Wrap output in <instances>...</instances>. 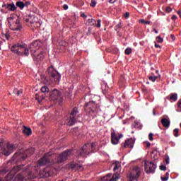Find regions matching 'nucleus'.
Returning <instances> with one entry per match:
<instances>
[{"instance_id": "nucleus-1", "label": "nucleus", "mask_w": 181, "mask_h": 181, "mask_svg": "<svg viewBox=\"0 0 181 181\" xmlns=\"http://www.w3.org/2000/svg\"><path fill=\"white\" fill-rule=\"evenodd\" d=\"M18 172H21L16 176V179L19 181H27L29 179H35L39 175L37 168L33 167L32 165H29L28 167H24L23 165H16L11 170V175H16Z\"/></svg>"}, {"instance_id": "nucleus-2", "label": "nucleus", "mask_w": 181, "mask_h": 181, "mask_svg": "<svg viewBox=\"0 0 181 181\" xmlns=\"http://www.w3.org/2000/svg\"><path fill=\"white\" fill-rule=\"evenodd\" d=\"M13 151H15V146L13 144H8L5 146V141L3 139H0V157L2 156V155L9 156Z\"/></svg>"}, {"instance_id": "nucleus-3", "label": "nucleus", "mask_w": 181, "mask_h": 181, "mask_svg": "<svg viewBox=\"0 0 181 181\" xmlns=\"http://www.w3.org/2000/svg\"><path fill=\"white\" fill-rule=\"evenodd\" d=\"M11 52L18 56H29V49L25 45H14L11 47Z\"/></svg>"}, {"instance_id": "nucleus-4", "label": "nucleus", "mask_w": 181, "mask_h": 181, "mask_svg": "<svg viewBox=\"0 0 181 181\" xmlns=\"http://www.w3.org/2000/svg\"><path fill=\"white\" fill-rule=\"evenodd\" d=\"M95 146V144L94 143H88L85 144L81 150H78L76 151V155L78 156H86V155H90V152H94L93 151V149H94V147Z\"/></svg>"}, {"instance_id": "nucleus-5", "label": "nucleus", "mask_w": 181, "mask_h": 181, "mask_svg": "<svg viewBox=\"0 0 181 181\" xmlns=\"http://www.w3.org/2000/svg\"><path fill=\"white\" fill-rule=\"evenodd\" d=\"M86 107L90 108V110L88 112V115H90V117H92V118H94L96 115H98V114L101 112V109H100V106L97 105V104H95V102L94 101H90L86 103Z\"/></svg>"}, {"instance_id": "nucleus-6", "label": "nucleus", "mask_w": 181, "mask_h": 181, "mask_svg": "<svg viewBox=\"0 0 181 181\" xmlns=\"http://www.w3.org/2000/svg\"><path fill=\"white\" fill-rule=\"evenodd\" d=\"M15 16H11L8 18V25L11 30L19 31L22 29V25H21V22L19 19H15Z\"/></svg>"}, {"instance_id": "nucleus-7", "label": "nucleus", "mask_w": 181, "mask_h": 181, "mask_svg": "<svg viewBox=\"0 0 181 181\" xmlns=\"http://www.w3.org/2000/svg\"><path fill=\"white\" fill-rule=\"evenodd\" d=\"M33 152H35V148H30L25 151H20L16 153L13 158L16 160H23L24 159H26L29 155H32Z\"/></svg>"}, {"instance_id": "nucleus-8", "label": "nucleus", "mask_w": 181, "mask_h": 181, "mask_svg": "<svg viewBox=\"0 0 181 181\" xmlns=\"http://www.w3.org/2000/svg\"><path fill=\"white\" fill-rule=\"evenodd\" d=\"M142 168L138 166L134 167L129 175V181H138L141 173H142Z\"/></svg>"}, {"instance_id": "nucleus-9", "label": "nucleus", "mask_w": 181, "mask_h": 181, "mask_svg": "<svg viewBox=\"0 0 181 181\" xmlns=\"http://www.w3.org/2000/svg\"><path fill=\"white\" fill-rule=\"evenodd\" d=\"M77 114H78V109L77 107H74L69 115V119L67 121L68 125L71 127V125H74L77 122V121L76 120V118L77 117Z\"/></svg>"}, {"instance_id": "nucleus-10", "label": "nucleus", "mask_w": 181, "mask_h": 181, "mask_svg": "<svg viewBox=\"0 0 181 181\" xmlns=\"http://www.w3.org/2000/svg\"><path fill=\"white\" fill-rule=\"evenodd\" d=\"M144 165L146 173H153L156 170V164L152 161L145 160Z\"/></svg>"}, {"instance_id": "nucleus-11", "label": "nucleus", "mask_w": 181, "mask_h": 181, "mask_svg": "<svg viewBox=\"0 0 181 181\" xmlns=\"http://www.w3.org/2000/svg\"><path fill=\"white\" fill-rule=\"evenodd\" d=\"M50 159H52V153H48L45 154L38 160V166H43L45 165H47V163H50Z\"/></svg>"}, {"instance_id": "nucleus-12", "label": "nucleus", "mask_w": 181, "mask_h": 181, "mask_svg": "<svg viewBox=\"0 0 181 181\" xmlns=\"http://www.w3.org/2000/svg\"><path fill=\"white\" fill-rule=\"evenodd\" d=\"M71 155V150H67L64 151L57 159V163H62V162H64L65 160H67V158Z\"/></svg>"}, {"instance_id": "nucleus-13", "label": "nucleus", "mask_w": 181, "mask_h": 181, "mask_svg": "<svg viewBox=\"0 0 181 181\" xmlns=\"http://www.w3.org/2000/svg\"><path fill=\"white\" fill-rule=\"evenodd\" d=\"M51 97H52L55 101H58L59 103L63 101V96H62V93L57 90H54Z\"/></svg>"}, {"instance_id": "nucleus-14", "label": "nucleus", "mask_w": 181, "mask_h": 181, "mask_svg": "<svg viewBox=\"0 0 181 181\" xmlns=\"http://www.w3.org/2000/svg\"><path fill=\"white\" fill-rule=\"evenodd\" d=\"M135 144V139L131 138L125 141L124 144L122 145L123 148H134Z\"/></svg>"}, {"instance_id": "nucleus-15", "label": "nucleus", "mask_w": 181, "mask_h": 181, "mask_svg": "<svg viewBox=\"0 0 181 181\" xmlns=\"http://www.w3.org/2000/svg\"><path fill=\"white\" fill-rule=\"evenodd\" d=\"M2 8L8 9V11H10L11 12H13L17 9L16 6H15V4L13 3L3 4Z\"/></svg>"}, {"instance_id": "nucleus-16", "label": "nucleus", "mask_w": 181, "mask_h": 181, "mask_svg": "<svg viewBox=\"0 0 181 181\" xmlns=\"http://www.w3.org/2000/svg\"><path fill=\"white\" fill-rule=\"evenodd\" d=\"M111 137L112 145H118V143L119 142V138H118V134H115V131L112 132Z\"/></svg>"}, {"instance_id": "nucleus-17", "label": "nucleus", "mask_w": 181, "mask_h": 181, "mask_svg": "<svg viewBox=\"0 0 181 181\" xmlns=\"http://www.w3.org/2000/svg\"><path fill=\"white\" fill-rule=\"evenodd\" d=\"M50 170L49 169V168H46L44 170H42V171H40V177H49V176H50Z\"/></svg>"}, {"instance_id": "nucleus-18", "label": "nucleus", "mask_w": 181, "mask_h": 181, "mask_svg": "<svg viewBox=\"0 0 181 181\" xmlns=\"http://www.w3.org/2000/svg\"><path fill=\"white\" fill-rule=\"evenodd\" d=\"M161 124L165 128H169L170 127V120L167 118H163L161 119Z\"/></svg>"}, {"instance_id": "nucleus-19", "label": "nucleus", "mask_w": 181, "mask_h": 181, "mask_svg": "<svg viewBox=\"0 0 181 181\" xmlns=\"http://www.w3.org/2000/svg\"><path fill=\"white\" fill-rule=\"evenodd\" d=\"M50 76L54 78V81H56L57 83H59V81H60V79L62 78V76L60 75V74L59 73H51Z\"/></svg>"}, {"instance_id": "nucleus-20", "label": "nucleus", "mask_w": 181, "mask_h": 181, "mask_svg": "<svg viewBox=\"0 0 181 181\" xmlns=\"http://www.w3.org/2000/svg\"><path fill=\"white\" fill-rule=\"evenodd\" d=\"M32 47H34V49L32 50L36 52V50H38V49L40 47V42L35 41L33 42V44L30 45V49H32Z\"/></svg>"}, {"instance_id": "nucleus-21", "label": "nucleus", "mask_w": 181, "mask_h": 181, "mask_svg": "<svg viewBox=\"0 0 181 181\" xmlns=\"http://www.w3.org/2000/svg\"><path fill=\"white\" fill-rule=\"evenodd\" d=\"M23 132L25 135L29 136V135H32V129L26 127V126H23Z\"/></svg>"}, {"instance_id": "nucleus-22", "label": "nucleus", "mask_w": 181, "mask_h": 181, "mask_svg": "<svg viewBox=\"0 0 181 181\" xmlns=\"http://www.w3.org/2000/svg\"><path fill=\"white\" fill-rule=\"evenodd\" d=\"M35 60H37L38 62H42L43 59H45V55L43 54V52L40 53L37 57L35 56L34 58Z\"/></svg>"}, {"instance_id": "nucleus-23", "label": "nucleus", "mask_w": 181, "mask_h": 181, "mask_svg": "<svg viewBox=\"0 0 181 181\" xmlns=\"http://www.w3.org/2000/svg\"><path fill=\"white\" fill-rule=\"evenodd\" d=\"M111 176H112V174H107L106 176L101 178L102 181H112Z\"/></svg>"}, {"instance_id": "nucleus-24", "label": "nucleus", "mask_w": 181, "mask_h": 181, "mask_svg": "<svg viewBox=\"0 0 181 181\" xmlns=\"http://www.w3.org/2000/svg\"><path fill=\"white\" fill-rule=\"evenodd\" d=\"M16 6H18V8H19L20 9H23V8H25V3L23 1H18L16 4Z\"/></svg>"}, {"instance_id": "nucleus-25", "label": "nucleus", "mask_w": 181, "mask_h": 181, "mask_svg": "<svg viewBox=\"0 0 181 181\" xmlns=\"http://www.w3.org/2000/svg\"><path fill=\"white\" fill-rule=\"evenodd\" d=\"M119 179V175L118 174H113V175L111 177L112 181H117Z\"/></svg>"}, {"instance_id": "nucleus-26", "label": "nucleus", "mask_w": 181, "mask_h": 181, "mask_svg": "<svg viewBox=\"0 0 181 181\" xmlns=\"http://www.w3.org/2000/svg\"><path fill=\"white\" fill-rule=\"evenodd\" d=\"M170 100H171L172 101H176V100H177V94L176 93L172 94L170 96Z\"/></svg>"}, {"instance_id": "nucleus-27", "label": "nucleus", "mask_w": 181, "mask_h": 181, "mask_svg": "<svg viewBox=\"0 0 181 181\" xmlns=\"http://www.w3.org/2000/svg\"><path fill=\"white\" fill-rule=\"evenodd\" d=\"M114 168H113V170H118V168H119V162L116 161L115 162V163L113 164Z\"/></svg>"}, {"instance_id": "nucleus-28", "label": "nucleus", "mask_w": 181, "mask_h": 181, "mask_svg": "<svg viewBox=\"0 0 181 181\" xmlns=\"http://www.w3.org/2000/svg\"><path fill=\"white\" fill-rule=\"evenodd\" d=\"M88 23L90 25V26H94L95 23H97V21L95 20L90 18L88 20Z\"/></svg>"}, {"instance_id": "nucleus-29", "label": "nucleus", "mask_w": 181, "mask_h": 181, "mask_svg": "<svg viewBox=\"0 0 181 181\" xmlns=\"http://www.w3.org/2000/svg\"><path fill=\"white\" fill-rule=\"evenodd\" d=\"M42 93H49V88L47 86H42L41 88Z\"/></svg>"}, {"instance_id": "nucleus-30", "label": "nucleus", "mask_w": 181, "mask_h": 181, "mask_svg": "<svg viewBox=\"0 0 181 181\" xmlns=\"http://www.w3.org/2000/svg\"><path fill=\"white\" fill-rule=\"evenodd\" d=\"M140 23H144V25H149L151 23V21H145L144 19L139 20Z\"/></svg>"}, {"instance_id": "nucleus-31", "label": "nucleus", "mask_w": 181, "mask_h": 181, "mask_svg": "<svg viewBox=\"0 0 181 181\" xmlns=\"http://www.w3.org/2000/svg\"><path fill=\"white\" fill-rule=\"evenodd\" d=\"M169 180V173H166V176L161 177L162 181H168Z\"/></svg>"}, {"instance_id": "nucleus-32", "label": "nucleus", "mask_w": 181, "mask_h": 181, "mask_svg": "<svg viewBox=\"0 0 181 181\" xmlns=\"http://www.w3.org/2000/svg\"><path fill=\"white\" fill-rule=\"evenodd\" d=\"M126 54H131L132 53V49L131 48H127L124 51Z\"/></svg>"}, {"instance_id": "nucleus-33", "label": "nucleus", "mask_w": 181, "mask_h": 181, "mask_svg": "<svg viewBox=\"0 0 181 181\" xmlns=\"http://www.w3.org/2000/svg\"><path fill=\"white\" fill-rule=\"evenodd\" d=\"M142 125L139 122H134V128H141Z\"/></svg>"}, {"instance_id": "nucleus-34", "label": "nucleus", "mask_w": 181, "mask_h": 181, "mask_svg": "<svg viewBox=\"0 0 181 181\" xmlns=\"http://www.w3.org/2000/svg\"><path fill=\"white\" fill-rule=\"evenodd\" d=\"M174 136L177 138L179 136V129H174Z\"/></svg>"}, {"instance_id": "nucleus-35", "label": "nucleus", "mask_w": 181, "mask_h": 181, "mask_svg": "<svg viewBox=\"0 0 181 181\" xmlns=\"http://www.w3.org/2000/svg\"><path fill=\"white\" fill-rule=\"evenodd\" d=\"M156 40L158 43H162L163 42V38H161L160 36L156 37Z\"/></svg>"}, {"instance_id": "nucleus-36", "label": "nucleus", "mask_w": 181, "mask_h": 181, "mask_svg": "<svg viewBox=\"0 0 181 181\" xmlns=\"http://www.w3.org/2000/svg\"><path fill=\"white\" fill-rule=\"evenodd\" d=\"M95 5H97V1H95V0H91L90 6H92V8H94V6H95Z\"/></svg>"}, {"instance_id": "nucleus-37", "label": "nucleus", "mask_w": 181, "mask_h": 181, "mask_svg": "<svg viewBox=\"0 0 181 181\" xmlns=\"http://www.w3.org/2000/svg\"><path fill=\"white\" fill-rule=\"evenodd\" d=\"M13 93L16 94V95H21V90L18 89H14Z\"/></svg>"}, {"instance_id": "nucleus-38", "label": "nucleus", "mask_w": 181, "mask_h": 181, "mask_svg": "<svg viewBox=\"0 0 181 181\" xmlns=\"http://www.w3.org/2000/svg\"><path fill=\"white\" fill-rule=\"evenodd\" d=\"M148 139H149V141H153V134L150 133L148 134Z\"/></svg>"}, {"instance_id": "nucleus-39", "label": "nucleus", "mask_w": 181, "mask_h": 181, "mask_svg": "<svg viewBox=\"0 0 181 181\" xmlns=\"http://www.w3.org/2000/svg\"><path fill=\"white\" fill-rule=\"evenodd\" d=\"M177 111L178 112H181V101H180L178 103V108H177Z\"/></svg>"}, {"instance_id": "nucleus-40", "label": "nucleus", "mask_w": 181, "mask_h": 181, "mask_svg": "<svg viewBox=\"0 0 181 181\" xmlns=\"http://www.w3.org/2000/svg\"><path fill=\"white\" fill-rule=\"evenodd\" d=\"M148 80H151L153 83H155L156 81L155 80L154 76H149Z\"/></svg>"}, {"instance_id": "nucleus-41", "label": "nucleus", "mask_w": 181, "mask_h": 181, "mask_svg": "<svg viewBox=\"0 0 181 181\" xmlns=\"http://www.w3.org/2000/svg\"><path fill=\"white\" fill-rule=\"evenodd\" d=\"M97 28H101V21L100 19L98 20Z\"/></svg>"}, {"instance_id": "nucleus-42", "label": "nucleus", "mask_w": 181, "mask_h": 181, "mask_svg": "<svg viewBox=\"0 0 181 181\" xmlns=\"http://www.w3.org/2000/svg\"><path fill=\"white\" fill-rule=\"evenodd\" d=\"M160 169L161 170H166V166L165 165H160Z\"/></svg>"}, {"instance_id": "nucleus-43", "label": "nucleus", "mask_w": 181, "mask_h": 181, "mask_svg": "<svg viewBox=\"0 0 181 181\" xmlns=\"http://www.w3.org/2000/svg\"><path fill=\"white\" fill-rule=\"evenodd\" d=\"M165 11H166V12H168V13L172 12V8H170V7H167V8H165Z\"/></svg>"}, {"instance_id": "nucleus-44", "label": "nucleus", "mask_w": 181, "mask_h": 181, "mask_svg": "<svg viewBox=\"0 0 181 181\" xmlns=\"http://www.w3.org/2000/svg\"><path fill=\"white\" fill-rule=\"evenodd\" d=\"M81 18H84V19H86V18H87V15H86V13H82L81 14Z\"/></svg>"}, {"instance_id": "nucleus-45", "label": "nucleus", "mask_w": 181, "mask_h": 181, "mask_svg": "<svg viewBox=\"0 0 181 181\" xmlns=\"http://www.w3.org/2000/svg\"><path fill=\"white\" fill-rule=\"evenodd\" d=\"M63 8H64V11H67V9H69V6L67 4H64L63 6Z\"/></svg>"}, {"instance_id": "nucleus-46", "label": "nucleus", "mask_w": 181, "mask_h": 181, "mask_svg": "<svg viewBox=\"0 0 181 181\" xmlns=\"http://www.w3.org/2000/svg\"><path fill=\"white\" fill-rule=\"evenodd\" d=\"M77 168H78V170H80V171H81V170H83V169H84L83 168V165H78Z\"/></svg>"}, {"instance_id": "nucleus-47", "label": "nucleus", "mask_w": 181, "mask_h": 181, "mask_svg": "<svg viewBox=\"0 0 181 181\" xmlns=\"http://www.w3.org/2000/svg\"><path fill=\"white\" fill-rule=\"evenodd\" d=\"M25 6H29L30 5V1H26L25 4H24Z\"/></svg>"}, {"instance_id": "nucleus-48", "label": "nucleus", "mask_w": 181, "mask_h": 181, "mask_svg": "<svg viewBox=\"0 0 181 181\" xmlns=\"http://www.w3.org/2000/svg\"><path fill=\"white\" fill-rule=\"evenodd\" d=\"M173 21H175V19H177V16H176L175 15L173 16L172 18Z\"/></svg>"}, {"instance_id": "nucleus-49", "label": "nucleus", "mask_w": 181, "mask_h": 181, "mask_svg": "<svg viewBox=\"0 0 181 181\" xmlns=\"http://www.w3.org/2000/svg\"><path fill=\"white\" fill-rule=\"evenodd\" d=\"M146 145L147 148H149V146H151V143H149V141H146Z\"/></svg>"}, {"instance_id": "nucleus-50", "label": "nucleus", "mask_w": 181, "mask_h": 181, "mask_svg": "<svg viewBox=\"0 0 181 181\" xmlns=\"http://www.w3.org/2000/svg\"><path fill=\"white\" fill-rule=\"evenodd\" d=\"M124 18H129V13H126L124 14Z\"/></svg>"}, {"instance_id": "nucleus-51", "label": "nucleus", "mask_w": 181, "mask_h": 181, "mask_svg": "<svg viewBox=\"0 0 181 181\" xmlns=\"http://www.w3.org/2000/svg\"><path fill=\"white\" fill-rule=\"evenodd\" d=\"M170 37H171L172 40H175V39H176V37L173 35H171Z\"/></svg>"}, {"instance_id": "nucleus-52", "label": "nucleus", "mask_w": 181, "mask_h": 181, "mask_svg": "<svg viewBox=\"0 0 181 181\" xmlns=\"http://www.w3.org/2000/svg\"><path fill=\"white\" fill-rule=\"evenodd\" d=\"M110 4H115V2H117V0H110Z\"/></svg>"}, {"instance_id": "nucleus-53", "label": "nucleus", "mask_w": 181, "mask_h": 181, "mask_svg": "<svg viewBox=\"0 0 181 181\" xmlns=\"http://www.w3.org/2000/svg\"><path fill=\"white\" fill-rule=\"evenodd\" d=\"M165 163L167 165H169V158H168L167 159H165Z\"/></svg>"}, {"instance_id": "nucleus-54", "label": "nucleus", "mask_w": 181, "mask_h": 181, "mask_svg": "<svg viewBox=\"0 0 181 181\" xmlns=\"http://www.w3.org/2000/svg\"><path fill=\"white\" fill-rule=\"evenodd\" d=\"M0 32H2V23L0 21Z\"/></svg>"}, {"instance_id": "nucleus-55", "label": "nucleus", "mask_w": 181, "mask_h": 181, "mask_svg": "<svg viewBox=\"0 0 181 181\" xmlns=\"http://www.w3.org/2000/svg\"><path fill=\"white\" fill-rule=\"evenodd\" d=\"M36 100H37L38 103H40V99H39V97L37 96V95H36Z\"/></svg>"}, {"instance_id": "nucleus-56", "label": "nucleus", "mask_w": 181, "mask_h": 181, "mask_svg": "<svg viewBox=\"0 0 181 181\" xmlns=\"http://www.w3.org/2000/svg\"><path fill=\"white\" fill-rule=\"evenodd\" d=\"M155 47L158 48V47H160V45H158V44H155Z\"/></svg>"}, {"instance_id": "nucleus-57", "label": "nucleus", "mask_w": 181, "mask_h": 181, "mask_svg": "<svg viewBox=\"0 0 181 181\" xmlns=\"http://www.w3.org/2000/svg\"><path fill=\"white\" fill-rule=\"evenodd\" d=\"M6 39H9V35L6 34Z\"/></svg>"}, {"instance_id": "nucleus-58", "label": "nucleus", "mask_w": 181, "mask_h": 181, "mask_svg": "<svg viewBox=\"0 0 181 181\" xmlns=\"http://www.w3.org/2000/svg\"><path fill=\"white\" fill-rule=\"evenodd\" d=\"M122 136H124L122 134H119L118 138L120 139V138H122Z\"/></svg>"}, {"instance_id": "nucleus-59", "label": "nucleus", "mask_w": 181, "mask_h": 181, "mask_svg": "<svg viewBox=\"0 0 181 181\" xmlns=\"http://www.w3.org/2000/svg\"><path fill=\"white\" fill-rule=\"evenodd\" d=\"M40 100H45V96H41Z\"/></svg>"}, {"instance_id": "nucleus-60", "label": "nucleus", "mask_w": 181, "mask_h": 181, "mask_svg": "<svg viewBox=\"0 0 181 181\" xmlns=\"http://www.w3.org/2000/svg\"><path fill=\"white\" fill-rule=\"evenodd\" d=\"M177 13H178L179 15H181V11H177Z\"/></svg>"}, {"instance_id": "nucleus-61", "label": "nucleus", "mask_w": 181, "mask_h": 181, "mask_svg": "<svg viewBox=\"0 0 181 181\" xmlns=\"http://www.w3.org/2000/svg\"><path fill=\"white\" fill-rule=\"evenodd\" d=\"M153 115H156V113L155 112V110L153 112Z\"/></svg>"}, {"instance_id": "nucleus-62", "label": "nucleus", "mask_w": 181, "mask_h": 181, "mask_svg": "<svg viewBox=\"0 0 181 181\" xmlns=\"http://www.w3.org/2000/svg\"><path fill=\"white\" fill-rule=\"evenodd\" d=\"M154 32H155V33H158V31L156 29H154Z\"/></svg>"}, {"instance_id": "nucleus-63", "label": "nucleus", "mask_w": 181, "mask_h": 181, "mask_svg": "<svg viewBox=\"0 0 181 181\" xmlns=\"http://www.w3.org/2000/svg\"><path fill=\"white\" fill-rule=\"evenodd\" d=\"M155 78V80L156 81V79L158 78V76H153Z\"/></svg>"}, {"instance_id": "nucleus-64", "label": "nucleus", "mask_w": 181, "mask_h": 181, "mask_svg": "<svg viewBox=\"0 0 181 181\" xmlns=\"http://www.w3.org/2000/svg\"><path fill=\"white\" fill-rule=\"evenodd\" d=\"M0 45H2V42L0 41Z\"/></svg>"}]
</instances>
